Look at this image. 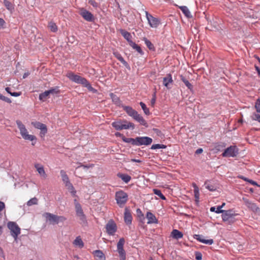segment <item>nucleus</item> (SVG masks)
Wrapping results in <instances>:
<instances>
[{
    "label": "nucleus",
    "instance_id": "a18cd8bd",
    "mask_svg": "<svg viewBox=\"0 0 260 260\" xmlns=\"http://www.w3.org/2000/svg\"><path fill=\"white\" fill-rule=\"evenodd\" d=\"M152 131L159 137L162 138L164 136V134H163V133L158 128H153Z\"/></svg>",
    "mask_w": 260,
    "mask_h": 260
},
{
    "label": "nucleus",
    "instance_id": "864d4df0",
    "mask_svg": "<svg viewBox=\"0 0 260 260\" xmlns=\"http://www.w3.org/2000/svg\"><path fill=\"white\" fill-rule=\"evenodd\" d=\"M242 178L244 180L249 182L252 185H256L257 186H260V185H258L255 181H254L252 180L249 179H247V178H244V177H242Z\"/></svg>",
    "mask_w": 260,
    "mask_h": 260
},
{
    "label": "nucleus",
    "instance_id": "a19ab883",
    "mask_svg": "<svg viewBox=\"0 0 260 260\" xmlns=\"http://www.w3.org/2000/svg\"><path fill=\"white\" fill-rule=\"evenodd\" d=\"M167 148V146L164 144H153L150 149L155 150V149H166Z\"/></svg>",
    "mask_w": 260,
    "mask_h": 260
},
{
    "label": "nucleus",
    "instance_id": "c756f323",
    "mask_svg": "<svg viewBox=\"0 0 260 260\" xmlns=\"http://www.w3.org/2000/svg\"><path fill=\"white\" fill-rule=\"evenodd\" d=\"M123 141L125 143L131 144L133 146H137V137L132 138L123 137Z\"/></svg>",
    "mask_w": 260,
    "mask_h": 260
},
{
    "label": "nucleus",
    "instance_id": "4c0bfd02",
    "mask_svg": "<svg viewBox=\"0 0 260 260\" xmlns=\"http://www.w3.org/2000/svg\"><path fill=\"white\" fill-rule=\"evenodd\" d=\"M68 190L70 192L72 196L73 197H77L76 195V190H75L74 187L73 186L72 183L66 186Z\"/></svg>",
    "mask_w": 260,
    "mask_h": 260
},
{
    "label": "nucleus",
    "instance_id": "72a5a7b5",
    "mask_svg": "<svg viewBox=\"0 0 260 260\" xmlns=\"http://www.w3.org/2000/svg\"><path fill=\"white\" fill-rule=\"evenodd\" d=\"M110 98L111 99L112 102L116 105H119L120 103V100L119 98L113 93H110L109 94Z\"/></svg>",
    "mask_w": 260,
    "mask_h": 260
},
{
    "label": "nucleus",
    "instance_id": "f704fd0d",
    "mask_svg": "<svg viewBox=\"0 0 260 260\" xmlns=\"http://www.w3.org/2000/svg\"><path fill=\"white\" fill-rule=\"evenodd\" d=\"M180 78L181 80L184 83V84L186 85V86L189 89H192L193 88V86L191 85V83L184 77L182 75H181L180 76Z\"/></svg>",
    "mask_w": 260,
    "mask_h": 260
},
{
    "label": "nucleus",
    "instance_id": "4be33fe9",
    "mask_svg": "<svg viewBox=\"0 0 260 260\" xmlns=\"http://www.w3.org/2000/svg\"><path fill=\"white\" fill-rule=\"evenodd\" d=\"M119 32L128 43L132 41V36L130 32L122 28L119 29Z\"/></svg>",
    "mask_w": 260,
    "mask_h": 260
},
{
    "label": "nucleus",
    "instance_id": "69168bd1",
    "mask_svg": "<svg viewBox=\"0 0 260 260\" xmlns=\"http://www.w3.org/2000/svg\"><path fill=\"white\" fill-rule=\"evenodd\" d=\"M139 220L140 222L144 224L145 222V217L144 215H141V216L138 217Z\"/></svg>",
    "mask_w": 260,
    "mask_h": 260
},
{
    "label": "nucleus",
    "instance_id": "423d86ee",
    "mask_svg": "<svg viewBox=\"0 0 260 260\" xmlns=\"http://www.w3.org/2000/svg\"><path fill=\"white\" fill-rule=\"evenodd\" d=\"M7 227L10 230L11 235L16 240L21 233V229L14 221H9Z\"/></svg>",
    "mask_w": 260,
    "mask_h": 260
},
{
    "label": "nucleus",
    "instance_id": "4468645a",
    "mask_svg": "<svg viewBox=\"0 0 260 260\" xmlns=\"http://www.w3.org/2000/svg\"><path fill=\"white\" fill-rule=\"evenodd\" d=\"M31 124L37 129H39L41 130L40 132V136L41 137H44L45 134L47 133V126L40 122L36 121L32 122Z\"/></svg>",
    "mask_w": 260,
    "mask_h": 260
},
{
    "label": "nucleus",
    "instance_id": "774afa93",
    "mask_svg": "<svg viewBox=\"0 0 260 260\" xmlns=\"http://www.w3.org/2000/svg\"><path fill=\"white\" fill-rule=\"evenodd\" d=\"M128 44L130 45V46L132 47L134 49H135V48L136 47L137 45V44L134 42H133L132 40L131 42H129Z\"/></svg>",
    "mask_w": 260,
    "mask_h": 260
},
{
    "label": "nucleus",
    "instance_id": "7c9ffc66",
    "mask_svg": "<svg viewBox=\"0 0 260 260\" xmlns=\"http://www.w3.org/2000/svg\"><path fill=\"white\" fill-rule=\"evenodd\" d=\"M143 40L144 41L145 44L150 51H154L155 50L154 46L150 41H149L146 38H144Z\"/></svg>",
    "mask_w": 260,
    "mask_h": 260
},
{
    "label": "nucleus",
    "instance_id": "c9c22d12",
    "mask_svg": "<svg viewBox=\"0 0 260 260\" xmlns=\"http://www.w3.org/2000/svg\"><path fill=\"white\" fill-rule=\"evenodd\" d=\"M153 192L155 195L158 196L161 200H166V198L162 193L160 190L157 189V188H154V189H153Z\"/></svg>",
    "mask_w": 260,
    "mask_h": 260
},
{
    "label": "nucleus",
    "instance_id": "58836bf2",
    "mask_svg": "<svg viewBox=\"0 0 260 260\" xmlns=\"http://www.w3.org/2000/svg\"><path fill=\"white\" fill-rule=\"evenodd\" d=\"M193 186L194 188L193 191L196 201L198 202L200 198L199 189L196 184H194Z\"/></svg>",
    "mask_w": 260,
    "mask_h": 260
},
{
    "label": "nucleus",
    "instance_id": "4d7b16f0",
    "mask_svg": "<svg viewBox=\"0 0 260 260\" xmlns=\"http://www.w3.org/2000/svg\"><path fill=\"white\" fill-rule=\"evenodd\" d=\"M225 145L224 143H221L220 144H218L216 145L215 148L217 150L220 151L223 147H225Z\"/></svg>",
    "mask_w": 260,
    "mask_h": 260
},
{
    "label": "nucleus",
    "instance_id": "412c9836",
    "mask_svg": "<svg viewBox=\"0 0 260 260\" xmlns=\"http://www.w3.org/2000/svg\"><path fill=\"white\" fill-rule=\"evenodd\" d=\"M173 82V80L171 74H167L166 76L163 78V85L168 88H170V87H169V84L172 83Z\"/></svg>",
    "mask_w": 260,
    "mask_h": 260
},
{
    "label": "nucleus",
    "instance_id": "9d476101",
    "mask_svg": "<svg viewBox=\"0 0 260 260\" xmlns=\"http://www.w3.org/2000/svg\"><path fill=\"white\" fill-rule=\"evenodd\" d=\"M145 14L149 25L153 28L157 27L160 23V20L157 18L153 17L147 11H145Z\"/></svg>",
    "mask_w": 260,
    "mask_h": 260
},
{
    "label": "nucleus",
    "instance_id": "aec40b11",
    "mask_svg": "<svg viewBox=\"0 0 260 260\" xmlns=\"http://www.w3.org/2000/svg\"><path fill=\"white\" fill-rule=\"evenodd\" d=\"M35 168L37 169V171L41 177L44 178H46L47 177V174L44 170V167L42 165L39 164H35Z\"/></svg>",
    "mask_w": 260,
    "mask_h": 260
},
{
    "label": "nucleus",
    "instance_id": "0eeeda50",
    "mask_svg": "<svg viewBox=\"0 0 260 260\" xmlns=\"http://www.w3.org/2000/svg\"><path fill=\"white\" fill-rule=\"evenodd\" d=\"M74 203L75 205L76 216L79 217L80 220H81L83 222H86V217L83 212L81 204L76 199L74 200Z\"/></svg>",
    "mask_w": 260,
    "mask_h": 260
},
{
    "label": "nucleus",
    "instance_id": "79ce46f5",
    "mask_svg": "<svg viewBox=\"0 0 260 260\" xmlns=\"http://www.w3.org/2000/svg\"><path fill=\"white\" fill-rule=\"evenodd\" d=\"M49 92V94H58L60 93V90L59 89L58 86H55L54 87L51 88L50 89L48 90Z\"/></svg>",
    "mask_w": 260,
    "mask_h": 260
},
{
    "label": "nucleus",
    "instance_id": "473e14b6",
    "mask_svg": "<svg viewBox=\"0 0 260 260\" xmlns=\"http://www.w3.org/2000/svg\"><path fill=\"white\" fill-rule=\"evenodd\" d=\"M204 185L206 189L211 191H215L216 189V186L212 184H210L209 181H205Z\"/></svg>",
    "mask_w": 260,
    "mask_h": 260
},
{
    "label": "nucleus",
    "instance_id": "0e129e2a",
    "mask_svg": "<svg viewBox=\"0 0 260 260\" xmlns=\"http://www.w3.org/2000/svg\"><path fill=\"white\" fill-rule=\"evenodd\" d=\"M10 95L12 96L18 97L21 95V92H12Z\"/></svg>",
    "mask_w": 260,
    "mask_h": 260
},
{
    "label": "nucleus",
    "instance_id": "b1692460",
    "mask_svg": "<svg viewBox=\"0 0 260 260\" xmlns=\"http://www.w3.org/2000/svg\"><path fill=\"white\" fill-rule=\"evenodd\" d=\"M60 174L62 178V180L64 182L66 186L71 183L70 181L68 176L64 170H61L60 171Z\"/></svg>",
    "mask_w": 260,
    "mask_h": 260
},
{
    "label": "nucleus",
    "instance_id": "680f3d73",
    "mask_svg": "<svg viewBox=\"0 0 260 260\" xmlns=\"http://www.w3.org/2000/svg\"><path fill=\"white\" fill-rule=\"evenodd\" d=\"M79 166L78 167H77L76 168V169H78L80 167H82L83 169H85V170H87L90 167H92L93 166V165H90V166H88V165H82L81 164V163H79Z\"/></svg>",
    "mask_w": 260,
    "mask_h": 260
},
{
    "label": "nucleus",
    "instance_id": "393cba45",
    "mask_svg": "<svg viewBox=\"0 0 260 260\" xmlns=\"http://www.w3.org/2000/svg\"><path fill=\"white\" fill-rule=\"evenodd\" d=\"M117 176L125 183H127L128 182H129L132 178L131 176L127 174L118 173Z\"/></svg>",
    "mask_w": 260,
    "mask_h": 260
},
{
    "label": "nucleus",
    "instance_id": "e433bc0d",
    "mask_svg": "<svg viewBox=\"0 0 260 260\" xmlns=\"http://www.w3.org/2000/svg\"><path fill=\"white\" fill-rule=\"evenodd\" d=\"M139 104H140L141 108L143 110L144 113L146 115H149L150 114V112L149 109L147 107L146 104L142 102H140Z\"/></svg>",
    "mask_w": 260,
    "mask_h": 260
},
{
    "label": "nucleus",
    "instance_id": "338daca9",
    "mask_svg": "<svg viewBox=\"0 0 260 260\" xmlns=\"http://www.w3.org/2000/svg\"><path fill=\"white\" fill-rule=\"evenodd\" d=\"M243 201L247 207L249 205L250 203H251V202L246 198H243Z\"/></svg>",
    "mask_w": 260,
    "mask_h": 260
},
{
    "label": "nucleus",
    "instance_id": "c85d7f7f",
    "mask_svg": "<svg viewBox=\"0 0 260 260\" xmlns=\"http://www.w3.org/2000/svg\"><path fill=\"white\" fill-rule=\"evenodd\" d=\"M179 9L182 11V13L187 18H191L192 15L188 9V8L185 6L179 7Z\"/></svg>",
    "mask_w": 260,
    "mask_h": 260
},
{
    "label": "nucleus",
    "instance_id": "a211bd4d",
    "mask_svg": "<svg viewBox=\"0 0 260 260\" xmlns=\"http://www.w3.org/2000/svg\"><path fill=\"white\" fill-rule=\"evenodd\" d=\"M133 217L130 211L126 208L124 213V220L126 224L131 225L132 224Z\"/></svg>",
    "mask_w": 260,
    "mask_h": 260
},
{
    "label": "nucleus",
    "instance_id": "bb28decb",
    "mask_svg": "<svg viewBox=\"0 0 260 260\" xmlns=\"http://www.w3.org/2000/svg\"><path fill=\"white\" fill-rule=\"evenodd\" d=\"M238 216V214L233 213L232 210H229V223L235 222L238 219L237 217Z\"/></svg>",
    "mask_w": 260,
    "mask_h": 260
},
{
    "label": "nucleus",
    "instance_id": "20e7f679",
    "mask_svg": "<svg viewBox=\"0 0 260 260\" xmlns=\"http://www.w3.org/2000/svg\"><path fill=\"white\" fill-rule=\"evenodd\" d=\"M111 125L117 131L128 129L129 128L134 129L135 128V125L133 123L127 122L126 120L114 121L112 123Z\"/></svg>",
    "mask_w": 260,
    "mask_h": 260
},
{
    "label": "nucleus",
    "instance_id": "13d9d810",
    "mask_svg": "<svg viewBox=\"0 0 260 260\" xmlns=\"http://www.w3.org/2000/svg\"><path fill=\"white\" fill-rule=\"evenodd\" d=\"M67 220V218L63 216H58L57 215V220H58V224L59 222H63L64 221Z\"/></svg>",
    "mask_w": 260,
    "mask_h": 260
},
{
    "label": "nucleus",
    "instance_id": "f3484780",
    "mask_svg": "<svg viewBox=\"0 0 260 260\" xmlns=\"http://www.w3.org/2000/svg\"><path fill=\"white\" fill-rule=\"evenodd\" d=\"M146 218L148 219L147 223L148 224L158 223V220L156 218L155 215L150 211H148L147 212Z\"/></svg>",
    "mask_w": 260,
    "mask_h": 260
},
{
    "label": "nucleus",
    "instance_id": "2eb2a0df",
    "mask_svg": "<svg viewBox=\"0 0 260 260\" xmlns=\"http://www.w3.org/2000/svg\"><path fill=\"white\" fill-rule=\"evenodd\" d=\"M43 216L52 224H58L57 215L49 212H45L43 214Z\"/></svg>",
    "mask_w": 260,
    "mask_h": 260
},
{
    "label": "nucleus",
    "instance_id": "5fc2aeb1",
    "mask_svg": "<svg viewBox=\"0 0 260 260\" xmlns=\"http://www.w3.org/2000/svg\"><path fill=\"white\" fill-rule=\"evenodd\" d=\"M156 102V92H154L152 94V98L150 101L151 106L154 107Z\"/></svg>",
    "mask_w": 260,
    "mask_h": 260
},
{
    "label": "nucleus",
    "instance_id": "ea45409f",
    "mask_svg": "<svg viewBox=\"0 0 260 260\" xmlns=\"http://www.w3.org/2000/svg\"><path fill=\"white\" fill-rule=\"evenodd\" d=\"M49 95V92L48 90H46L44 92L39 94V99L41 101H45Z\"/></svg>",
    "mask_w": 260,
    "mask_h": 260
},
{
    "label": "nucleus",
    "instance_id": "2f4dec72",
    "mask_svg": "<svg viewBox=\"0 0 260 260\" xmlns=\"http://www.w3.org/2000/svg\"><path fill=\"white\" fill-rule=\"evenodd\" d=\"M73 244L77 246H78L80 248H82L84 247V243L80 236H78L76 238L73 242Z\"/></svg>",
    "mask_w": 260,
    "mask_h": 260
},
{
    "label": "nucleus",
    "instance_id": "39448f33",
    "mask_svg": "<svg viewBox=\"0 0 260 260\" xmlns=\"http://www.w3.org/2000/svg\"><path fill=\"white\" fill-rule=\"evenodd\" d=\"M115 200L116 203L120 207H122L128 200V194L122 190L117 191L115 193Z\"/></svg>",
    "mask_w": 260,
    "mask_h": 260
},
{
    "label": "nucleus",
    "instance_id": "6e6d98bb",
    "mask_svg": "<svg viewBox=\"0 0 260 260\" xmlns=\"http://www.w3.org/2000/svg\"><path fill=\"white\" fill-rule=\"evenodd\" d=\"M88 3L94 8H98L99 7L98 4L94 0H89Z\"/></svg>",
    "mask_w": 260,
    "mask_h": 260
},
{
    "label": "nucleus",
    "instance_id": "49530a36",
    "mask_svg": "<svg viewBox=\"0 0 260 260\" xmlns=\"http://www.w3.org/2000/svg\"><path fill=\"white\" fill-rule=\"evenodd\" d=\"M251 117L252 120L257 121L260 123V115L258 114V113H253Z\"/></svg>",
    "mask_w": 260,
    "mask_h": 260
},
{
    "label": "nucleus",
    "instance_id": "09e8293b",
    "mask_svg": "<svg viewBox=\"0 0 260 260\" xmlns=\"http://www.w3.org/2000/svg\"><path fill=\"white\" fill-rule=\"evenodd\" d=\"M247 207L253 211H257V209H258L256 205L252 202L249 204Z\"/></svg>",
    "mask_w": 260,
    "mask_h": 260
},
{
    "label": "nucleus",
    "instance_id": "603ef678",
    "mask_svg": "<svg viewBox=\"0 0 260 260\" xmlns=\"http://www.w3.org/2000/svg\"><path fill=\"white\" fill-rule=\"evenodd\" d=\"M195 258L196 260H202V254L200 251H196L195 253Z\"/></svg>",
    "mask_w": 260,
    "mask_h": 260
},
{
    "label": "nucleus",
    "instance_id": "bf43d9fd",
    "mask_svg": "<svg viewBox=\"0 0 260 260\" xmlns=\"http://www.w3.org/2000/svg\"><path fill=\"white\" fill-rule=\"evenodd\" d=\"M134 49H135L141 55H143L144 54L143 51L138 45H137L136 47Z\"/></svg>",
    "mask_w": 260,
    "mask_h": 260
},
{
    "label": "nucleus",
    "instance_id": "9b49d317",
    "mask_svg": "<svg viewBox=\"0 0 260 260\" xmlns=\"http://www.w3.org/2000/svg\"><path fill=\"white\" fill-rule=\"evenodd\" d=\"M225 205V203H223L221 206L217 207V210H215L216 207L213 206L210 208L211 212H215L216 213H223L222 215V220L224 221H228V210H222V208Z\"/></svg>",
    "mask_w": 260,
    "mask_h": 260
},
{
    "label": "nucleus",
    "instance_id": "5701e85b",
    "mask_svg": "<svg viewBox=\"0 0 260 260\" xmlns=\"http://www.w3.org/2000/svg\"><path fill=\"white\" fill-rule=\"evenodd\" d=\"M94 256L98 260H106V257L103 252L101 250H96L93 252Z\"/></svg>",
    "mask_w": 260,
    "mask_h": 260
},
{
    "label": "nucleus",
    "instance_id": "6e6552de",
    "mask_svg": "<svg viewBox=\"0 0 260 260\" xmlns=\"http://www.w3.org/2000/svg\"><path fill=\"white\" fill-rule=\"evenodd\" d=\"M125 240L123 238L119 239L117 244V251L119 253L120 260H126V252L123 249Z\"/></svg>",
    "mask_w": 260,
    "mask_h": 260
},
{
    "label": "nucleus",
    "instance_id": "37998d69",
    "mask_svg": "<svg viewBox=\"0 0 260 260\" xmlns=\"http://www.w3.org/2000/svg\"><path fill=\"white\" fill-rule=\"evenodd\" d=\"M48 27L50 29L51 31L53 32H55L57 31V26L53 22H50L48 24Z\"/></svg>",
    "mask_w": 260,
    "mask_h": 260
},
{
    "label": "nucleus",
    "instance_id": "1a4fd4ad",
    "mask_svg": "<svg viewBox=\"0 0 260 260\" xmlns=\"http://www.w3.org/2000/svg\"><path fill=\"white\" fill-rule=\"evenodd\" d=\"M79 14L87 22H93L95 20L94 15L90 12L84 8L80 9Z\"/></svg>",
    "mask_w": 260,
    "mask_h": 260
},
{
    "label": "nucleus",
    "instance_id": "cd10ccee",
    "mask_svg": "<svg viewBox=\"0 0 260 260\" xmlns=\"http://www.w3.org/2000/svg\"><path fill=\"white\" fill-rule=\"evenodd\" d=\"M3 3L6 9L10 11L11 13L14 12V6L8 0H4Z\"/></svg>",
    "mask_w": 260,
    "mask_h": 260
},
{
    "label": "nucleus",
    "instance_id": "6ab92c4d",
    "mask_svg": "<svg viewBox=\"0 0 260 260\" xmlns=\"http://www.w3.org/2000/svg\"><path fill=\"white\" fill-rule=\"evenodd\" d=\"M239 154V149L236 145L229 147V157H236Z\"/></svg>",
    "mask_w": 260,
    "mask_h": 260
},
{
    "label": "nucleus",
    "instance_id": "a878e982",
    "mask_svg": "<svg viewBox=\"0 0 260 260\" xmlns=\"http://www.w3.org/2000/svg\"><path fill=\"white\" fill-rule=\"evenodd\" d=\"M172 237L175 239H179L183 237V233L177 229H174L171 232Z\"/></svg>",
    "mask_w": 260,
    "mask_h": 260
},
{
    "label": "nucleus",
    "instance_id": "3c124183",
    "mask_svg": "<svg viewBox=\"0 0 260 260\" xmlns=\"http://www.w3.org/2000/svg\"><path fill=\"white\" fill-rule=\"evenodd\" d=\"M255 108L257 113H260V100H256L255 104Z\"/></svg>",
    "mask_w": 260,
    "mask_h": 260
},
{
    "label": "nucleus",
    "instance_id": "8fccbe9b",
    "mask_svg": "<svg viewBox=\"0 0 260 260\" xmlns=\"http://www.w3.org/2000/svg\"><path fill=\"white\" fill-rule=\"evenodd\" d=\"M0 100L3 101H4L7 103H9V104H10L12 102V101L10 98L5 96L1 93H0Z\"/></svg>",
    "mask_w": 260,
    "mask_h": 260
},
{
    "label": "nucleus",
    "instance_id": "f03ea898",
    "mask_svg": "<svg viewBox=\"0 0 260 260\" xmlns=\"http://www.w3.org/2000/svg\"><path fill=\"white\" fill-rule=\"evenodd\" d=\"M123 110L130 117H132L135 121L139 122L140 125L148 127V124L143 116L139 114L137 111L134 110L132 107L128 106H122Z\"/></svg>",
    "mask_w": 260,
    "mask_h": 260
},
{
    "label": "nucleus",
    "instance_id": "f8f14e48",
    "mask_svg": "<svg viewBox=\"0 0 260 260\" xmlns=\"http://www.w3.org/2000/svg\"><path fill=\"white\" fill-rule=\"evenodd\" d=\"M106 232L109 235H114L116 233L117 228L116 224L112 219L110 220L106 225Z\"/></svg>",
    "mask_w": 260,
    "mask_h": 260
},
{
    "label": "nucleus",
    "instance_id": "7ed1b4c3",
    "mask_svg": "<svg viewBox=\"0 0 260 260\" xmlns=\"http://www.w3.org/2000/svg\"><path fill=\"white\" fill-rule=\"evenodd\" d=\"M16 124L20 131V134L22 137L25 140H29L32 142L31 144L35 145L36 143L37 138L34 135H29L27 129L22 122L19 120H16Z\"/></svg>",
    "mask_w": 260,
    "mask_h": 260
},
{
    "label": "nucleus",
    "instance_id": "e2e57ef3",
    "mask_svg": "<svg viewBox=\"0 0 260 260\" xmlns=\"http://www.w3.org/2000/svg\"><path fill=\"white\" fill-rule=\"evenodd\" d=\"M6 22L3 19L0 18V29L4 28L5 27Z\"/></svg>",
    "mask_w": 260,
    "mask_h": 260
},
{
    "label": "nucleus",
    "instance_id": "f257e3e1",
    "mask_svg": "<svg viewBox=\"0 0 260 260\" xmlns=\"http://www.w3.org/2000/svg\"><path fill=\"white\" fill-rule=\"evenodd\" d=\"M66 76L72 82L82 85L84 87L87 88L89 91L93 93H97L98 90L92 87L90 83L86 78L78 75L75 74L73 72L71 71L67 73Z\"/></svg>",
    "mask_w": 260,
    "mask_h": 260
},
{
    "label": "nucleus",
    "instance_id": "ddd939ff",
    "mask_svg": "<svg viewBox=\"0 0 260 260\" xmlns=\"http://www.w3.org/2000/svg\"><path fill=\"white\" fill-rule=\"evenodd\" d=\"M152 141V139L147 136L137 137V146H148L150 145Z\"/></svg>",
    "mask_w": 260,
    "mask_h": 260
},
{
    "label": "nucleus",
    "instance_id": "052dcab7",
    "mask_svg": "<svg viewBox=\"0 0 260 260\" xmlns=\"http://www.w3.org/2000/svg\"><path fill=\"white\" fill-rule=\"evenodd\" d=\"M120 62L123 64V65L128 70H131V67L129 64L124 59V58L120 61Z\"/></svg>",
    "mask_w": 260,
    "mask_h": 260
},
{
    "label": "nucleus",
    "instance_id": "c03bdc74",
    "mask_svg": "<svg viewBox=\"0 0 260 260\" xmlns=\"http://www.w3.org/2000/svg\"><path fill=\"white\" fill-rule=\"evenodd\" d=\"M38 204V199L36 197L31 198L29 200H28L27 202V205L28 206H30Z\"/></svg>",
    "mask_w": 260,
    "mask_h": 260
},
{
    "label": "nucleus",
    "instance_id": "dca6fc26",
    "mask_svg": "<svg viewBox=\"0 0 260 260\" xmlns=\"http://www.w3.org/2000/svg\"><path fill=\"white\" fill-rule=\"evenodd\" d=\"M193 237L194 239L197 240V241H199L200 242H201L202 243H204V244H205L207 245H212L214 242L213 239H208V240L205 239L204 238V236L201 235L194 234L193 236Z\"/></svg>",
    "mask_w": 260,
    "mask_h": 260
},
{
    "label": "nucleus",
    "instance_id": "de8ad7c7",
    "mask_svg": "<svg viewBox=\"0 0 260 260\" xmlns=\"http://www.w3.org/2000/svg\"><path fill=\"white\" fill-rule=\"evenodd\" d=\"M113 54L114 56L120 61L123 59L121 54L117 51H114Z\"/></svg>",
    "mask_w": 260,
    "mask_h": 260
}]
</instances>
